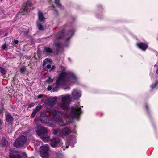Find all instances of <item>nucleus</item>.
Here are the masks:
<instances>
[{"label": "nucleus", "mask_w": 158, "mask_h": 158, "mask_svg": "<svg viewBox=\"0 0 158 158\" xmlns=\"http://www.w3.org/2000/svg\"><path fill=\"white\" fill-rule=\"evenodd\" d=\"M45 111L49 112V115H47L45 113L44 114L41 113L40 114L41 117L40 120L41 122L44 123H48V120L46 119L48 118V116L52 115L53 118H57L58 116L63 117L65 118H70L72 119H76L79 121L80 119V115L82 114L81 109H71V110L69 113V109H63L64 112L60 111H57L56 109H44Z\"/></svg>", "instance_id": "f257e3e1"}, {"label": "nucleus", "mask_w": 158, "mask_h": 158, "mask_svg": "<svg viewBox=\"0 0 158 158\" xmlns=\"http://www.w3.org/2000/svg\"><path fill=\"white\" fill-rule=\"evenodd\" d=\"M77 79V77L72 72H63L61 73L57 80L56 86L53 89V91L54 92L57 91L59 86L60 85L71 84V83H69V81L74 82H76Z\"/></svg>", "instance_id": "f03ea898"}, {"label": "nucleus", "mask_w": 158, "mask_h": 158, "mask_svg": "<svg viewBox=\"0 0 158 158\" xmlns=\"http://www.w3.org/2000/svg\"><path fill=\"white\" fill-rule=\"evenodd\" d=\"M81 95V92L80 91L74 89L71 93V97L69 94L61 95L60 97L61 99V102L58 103V105L62 109H68V105L71 102L72 99H78Z\"/></svg>", "instance_id": "7ed1b4c3"}, {"label": "nucleus", "mask_w": 158, "mask_h": 158, "mask_svg": "<svg viewBox=\"0 0 158 158\" xmlns=\"http://www.w3.org/2000/svg\"><path fill=\"white\" fill-rule=\"evenodd\" d=\"M64 31L63 30L61 32H59L57 34L56 38L54 40V45L57 48L59 47L60 45V43L58 42V40L62 38L63 37L65 36L66 37L65 39L68 40L73 34V31H70L69 33L66 34L64 36Z\"/></svg>", "instance_id": "20e7f679"}, {"label": "nucleus", "mask_w": 158, "mask_h": 158, "mask_svg": "<svg viewBox=\"0 0 158 158\" xmlns=\"http://www.w3.org/2000/svg\"><path fill=\"white\" fill-rule=\"evenodd\" d=\"M26 137L23 135L21 136L16 139L14 143V145L17 148L22 147L26 143Z\"/></svg>", "instance_id": "39448f33"}, {"label": "nucleus", "mask_w": 158, "mask_h": 158, "mask_svg": "<svg viewBox=\"0 0 158 158\" xmlns=\"http://www.w3.org/2000/svg\"><path fill=\"white\" fill-rule=\"evenodd\" d=\"M38 19L37 21V26L39 30H43L44 29L42 24L45 20V18L44 17L42 12L39 11L38 12Z\"/></svg>", "instance_id": "423d86ee"}, {"label": "nucleus", "mask_w": 158, "mask_h": 158, "mask_svg": "<svg viewBox=\"0 0 158 158\" xmlns=\"http://www.w3.org/2000/svg\"><path fill=\"white\" fill-rule=\"evenodd\" d=\"M49 147L48 145H45L40 148V155L43 158H48Z\"/></svg>", "instance_id": "0eeeda50"}, {"label": "nucleus", "mask_w": 158, "mask_h": 158, "mask_svg": "<svg viewBox=\"0 0 158 158\" xmlns=\"http://www.w3.org/2000/svg\"><path fill=\"white\" fill-rule=\"evenodd\" d=\"M36 133L41 138L44 136L47 135L48 133V131L46 128L43 127H40L38 128Z\"/></svg>", "instance_id": "6e6552de"}, {"label": "nucleus", "mask_w": 158, "mask_h": 158, "mask_svg": "<svg viewBox=\"0 0 158 158\" xmlns=\"http://www.w3.org/2000/svg\"><path fill=\"white\" fill-rule=\"evenodd\" d=\"M5 124L8 125H12L14 119L11 114L8 112H6L5 114Z\"/></svg>", "instance_id": "1a4fd4ad"}, {"label": "nucleus", "mask_w": 158, "mask_h": 158, "mask_svg": "<svg viewBox=\"0 0 158 158\" xmlns=\"http://www.w3.org/2000/svg\"><path fill=\"white\" fill-rule=\"evenodd\" d=\"M23 11L27 12L30 10H32L33 8L31 6V3L29 0L27 1L26 3H24L23 6Z\"/></svg>", "instance_id": "9d476101"}, {"label": "nucleus", "mask_w": 158, "mask_h": 158, "mask_svg": "<svg viewBox=\"0 0 158 158\" xmlns=\"http://www.w3.org/2000/svg\"><path fill=\"white\" fill-rule=\"evenodd\" d=\"M50 141V145L53 148L56 147L60 142V139L56 137H54L51 139Z\"/></svg>", "instance_id": "9b49d317"}, {"label": "nucleus", "mask_w": 158, "mask_h": 158, "mask_svg": "<svg viewBox=\"0 0 158 158\" xmlns=\"http://www.w3.org/2000/svg\"><path fill=\"white\" fill-rule=\"evenodd\" d=\"M51 61L50 60L48 59H45L43 62V66L44 67L45 65H47L46 67L48 69H50V71L54 69L55 67L54 66L51 67Z\"/></svg>", "instance_id": "f8f14e48"}, {"label": "nucleus", "mask_w": 158, "mask_h": 158, "mask_svg": "<svg viewBox=\"0 0 158 158\" xmlns=\"http://www.w3.org/2000/svg\"><path fill=\"white\" fill-rule=\"evenodd\" d=\"M57 101V97H54L47 100L46 103L48 105L53 106L55 105Z\"/></svg>", "instance_id": "ddd939ff"}, {"label": "nucleus", "mask_w": 158, "mask_h": 158, "mask_svg": "<svg viewBox=\"0 0 158 158\" xmlns=\"http://www.w3.org/2000/svg\"><path fill=\"white\" fill-rule=\"evenodd\" d=\"M137 46L143 51H145L148 47V45L146 43H139L137 44Z\"/></svg>", "instance_id": "4468645a"}, {"label": "nucleus", "mask_w": 158, "mask_h": 158, "mask_svg": "<svg viewBox=\"0 0 158 158\" xmlns=\"http://www.w3.org/2000/svg\"><path fill=\"white\" fill-rule=\"evenodd\" d=\"M71 133L70 130L68 127L64 128L62 131V135L64 136H66Z\"/></svg>", "instance_id": "2eb2a0df"}, {"label": "nucleus", "mask_w": 158, "mask_h": 158, "mask_svg": "<svg viewBox=\"0 0 158 158\" xmlns=\"http://www.w3.org/2000/svg\"><path fill=\"white\" fill-rule=\"evenodd\" d=\"M1 142L3 146H7L8 144V141L4 138H2L1 140Z\"/></svg>", "instance_id": "dca6fc26"}, {"label": "nucleus", "mask_w": 158, "mask_h": 158, "mask_svg": "<svg viewBox=\"0 0 158 158\" xmlns=\"http://www.w3.org/2000/svg\"><path fill=\"white\" fill-rule=\"evenodd\" d=\"M43 51L44 53H46L48 54L52 52V49L49 47L45 48L44 49Z\"/></svg>", "instance_id": "f3484780"}, {"label": "nucleus", "mask_w": 158, "mask_h": 158, "mask_svg": "<svg viewBox=\"0 0 158 158\" xmlns=\"http://www.w3.org/2000/svg\"><path fill=\"white\" fill-rule=\"evenodd\" d=\"M40 138L42 140L45 142H47L50 140L49 136H47V135L46 136H44Z\"/></svg>", "instance_id": "a211bd4d"}, {"label": "nucleus", "mask_w": 158, "mask_h": 158, "mask_svg": "<svg viewBox=\"0 0 158 158\" xmlns=\"http://www.w3.org/2000/svg\"><path fill=\"white\" fill-rule=\"evenodd\" d=\"M9 158H21L19 155H15L11 153L9 154Z\"/></svg>", "instance_id": "6ab92c4d"}, {"label": "nucleus", "mask_w": 158, "mask_h": 158, "mask_svg": "<svg viewBox=\"0 0 158 158\" xmlns=\"http://www.w3.org/2000/svg\"><path fill=\"white\" fill-rule=\"evenodd\" d=\"M82 107L83 106H80L79 103H77V105H74L72 106L71 107V109H81Z\"/></svg>", "instance_id": "aec40b11"}, {"label": "nucleus", "mask_w": 158, "mask_h": 158, "mask_svg": "<svg viewBox=\"0 0 158 158\" xmlns=\"http://www.w3.org/2000/svg\"><path fill=\"white\" fill-rule=\"evenodd\" d=\"M0 71L2 75H5L6 73V72L5 69L0 67Z\"/></svg>", "instance_id": "412c9836"}, {"label": "nucleus", "mask_w": 158, "mask_h": 158, "mask_svg": "<svg viewBox=\"0 0 158 158\" xmlns=\"http://www.w3.org/2000/svg\"><path fill=\"white\" fill-rule=\"evenodd\" d=\"M40 109H35L32 113L31 117L33 118L34 117L35 115L39 111Z\"/></svg>", "instance_id": "4be33fe9"}, {"label": "nucleus", "mask_w": 158, "mask_h": 158, "mask_svg": "<svg viewBox=\"0 0 158 158\" xmlns=\"http://www.w3.org/2000/svg\"><path fill=\"white\" fill-rule=\"evenodd\" d=\"M26 70L25 67L23 66L20 69V71L21 73H23L25 72Z\"/></svg>", "instance_id": "5701e85b"}, {"label": "nucleus", "mask_w": 158, "mask_h": 158, "mask_svg": "<svg viewBox=\"0 0 158 158\" xmlns=\"http://www.w3.org/2000/svg\"><path fill=\"white\" fill-rule=\"evenodd\" d=\"M55 2L57 6L61 7V5L59 3V0H55Z\"/></svg>", "instance_id": "b1692460"}, {"label": "nucleus", "mask_w": 158, "mask_h": 158, "mask_svg": "<svg viewBox=\"0 0 158 158\" xmlns=\"http://www.w3.org/2000/svg\"><path fill=\"white\" fill-rule=\"evenodd\" d=\"M158 84V81H157L154 85H152L151 86V88L152 89H153L156 87L157 85Z\"/></svg>", "instance_id": "393cba45"}, {"label": "nucleus", "mask_w": 158, "mask_h": 158, "mask_svg": "<svg viewBox=\"0 0 158 158\" xmlns=\"http://www.w3.org/2000/svg\"><path fill=\"white\" fill-rule=\"evenodd\" d=\"M52 81L53 80L50 77H49L48 78V79L45 81V82L48 83H50L52 82Z\"/></svg>", "instance_id": "a878e982"}, {"label": "nucleus", "mask_w": 158, "mask_h": 158, "mask_svg": "<svg viewBox=\"0 0 158 158\" xmlns=\"http://www.w3.org/2000/svg\"><path fill=\"white\" fill-rule=\"evenodd\" d=\"M3 123V120L0 118V130L2 128Z\"/></svg>", "instance_id": "bb28decb"}, {"label": "nucleus", "mask_w": 158, "mask_h": 158, "mask_svg": "<svg viewBox=\"0 0 158 158\" xmlns=\"http://www.w3.org/2000/svg\"><path fill=\"white\" fill-rule=\"evenodd\" d=\"M58 132V131L57 130H55L53 129V130L52 133L54 135H57Z\"/></svg>", "instance_id": "cd10ccee"}, {"label": "nucleus", "mask_w": 158, "mask_h": 158, "mask_svg": "<svg viewBox=\"0 0 158 158\" xmlns=\"http://www.w3.org/2000/svg\"><path fill=\"white\" fill-rule=\"evenodd\" d=\"M35 104L34 103H32L31 104H30L29 105V106L28 107V108H31Z\"/></svg>", "instance_id": "c85d7f7f"}, {"label": "nucleus", "mask_w": 158, "mask_h": 158, "mask_svg": "<svg viewBox=\"0 0 158 158\" xmlns=\"http://www.w3.org/2000/svg\"><path fill=\"white\" fill-rule=\"evenodd\" d=\"M47 88L48 90H50L51 89L52 87L50 85L48 86Z\"/></svg>", "instance_id": "c756f323"}, {"label": "nucleus", "mask_w": 158, "mask_h": 158, "mask_svg": "<svg viewBox=\"0 0 158 158\" xmlns=\"http://www.w3.org/2000/svg\"><path fill=\"white\" fill-rule=\"evenodd\" d=\"M42 95L40 94V95H39L38 96L37 98L38 99H40V98H42Z\"/></svg>", "instance_id": "7c9ffc66"}, {"label": "nucleus", "mask_w": 158, "mask_h": 158, "mask_svg": "<svg viewBox=\"0 0 158 158\" xmlns=\"http://www.w3.org/2000/svg\"><path fill=\"white\" fill-rule=\"evenodd\" d=\"M6 48H7V47H6V46L5 45H3V46H2V48L4 50H5Z\"/></svg>", "instance_id": "2f4dec72"}, {"label": "nucleus", "mask_w": 158, "mask_h": 158, "mask_svg": "<svg viewBox=\"0 0 158 158\" xmlns=\"http://www.w3.org/2000/svg\"><path fill=\"white\" fill-rule=\"evenodd\" d=\"M19 42V41L17 40H16L14 41V43L15 44H18Z\"/></svg>", "instance_id": "473e14b6"}, {"label": "nucleus", "mask_w": 158, "mask_h": 158, "mask_svg": "<svg viewBox=\"0 0 158 158\" xmlns=\"http://www.w3.org/2000/svg\"><path fill=\"white\" fill-rule=\"evenodd\" d=\"M42 108L41 106H38L36 107V109H41Z\"/></svg>", "instance_id": "72a5a7b5"}, {"label": "nucleus", "mask_w": 158, "mask_h": 158, "mask_svg": "<svg viewBox=\"0 0 158 158\" xmlns=\"http://www.w3.org/2000/svg\"><path fill=\"white\" fill-rule=\"evenodd\" d=\"M3 113V110L2 109H0V115H2Z\"/></svg>", "instance_id": "f704fd0d"}, {"label": "nucleus", "mask_w": 158, "mask_h": 158, "mask_svg": "<svg viewBox=\"0 0 158 158\" xmlns=\"http://www.w3.org/2000/svg\"><path fill=\"white\" fill-rule=\"evenodd\" d=\"M36 121V118H35L34 119V121Z\"/></svg>", "instance_id": "c9c22d12"}, {"label": "nucleus", "mask_w": 158, "mask_h": 158, "mask_svg": "<svg viewBox=\"0 0 158 158\" xmlns=\"http://www.w3.org/2000/svg\"><path fill=\"white\" fill-rule=\"evenodd\" d=\"M26 14H22V15H26Z\"/></svg>", "instance_id": "e433bc0d"}, {"label": "nucleus", "mask_w": 158, "mask_h": 158, "mask_svg": "<svg viewBox=\"0 0 158 158\" xmlns=\"http://www.w3.org/2000/svg\"><path fill=\"white\" fill-rule=\"evenodd\" d=\"M0 1H2V0H0Z\"/></svg>", "instance_id": "4c0bfd02"}]
</instances>
